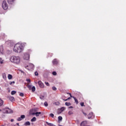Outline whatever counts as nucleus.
I'll use <instances>...</instances> for the list:
<instances>
[{
    "label": "nucleus",
    "mask_w": 126,
    "mask_h": 126,
    "mask_svg": "<svg viewBox=\"0 0 126 126\" xmlns=\"http://www.w3.org/2000/svg\"><path fill=\"white\" fill-rule=\"evenodd\" d=\"M24 48L22 43H17L14 47L13 51L15 53H21L23 51Z\"/></svg>",
    "instance_id": "obj_1"
},
{
    "label": "nucleus",
    "mask_w": 126,
    "mask_h": 126,
    "mask_svg": "<svg viewBox=\"0 0 126 126\" xmlns=\"http://www.w3.org/2000/svg\"><path fill=\"white\" fill-rule=\"evenodd\" d=\"M10 61L13 63H16V64H19L20 63V58L17 56H11L10 58Z\"/></svg>",
    "instance_id": "obj_2"
},
{
    "label": "nucleus",
    "mask_w": 126,
    "mask_h": 126,
    "mask_svg": "<svg viewBox=\"0 0 126 126\" xmlns=\"http://www.w3.org/2000/svg\"><path fill=\"white\" fill-rule=\"evenodd\" d=\"M2 112L4 114H12V113H13V111H12V110L6 107L2 109Z\"/></svg>",
    "instance_id": "obj_3"
},
{
    "label": "nucleus",
    "mask_w": 126,
    "mask_h": 126,
    "mask_svg": "<svg viewBox=\"0 0 126 126\" xmlns=\"http://www.w3.org/2000/svg\"><path fill=\"white\" fill-rule=\"evenodd\" d=\"M2 7L4 10H6V9L8 8V6L7 5V3L5 0L3 1L2 3Z\"/></svg>",
    "instance_id": "obj_4"
},
{
    "label": "nucleus",
    "mask_w": 126,
    "mask_h": 126,
    "mask_svg": "<svg viewBox=\"0 0 126 126\" xmlns=\"http://www.w3.org/2000/svg\"><path fill=\"white\" fill-rule=\"evenodd\" d=\"M32 115H35L36 117H40L42 116H44V113L41 112H36L35 113H32Z\"/></svg>",
    "instance_id": "obj_5"
},
{
    "label": "nucleus",
    "mask_w": 126,
    "mask_h": 126,
    "mask_svg": "<svg viewBox=\"0 0 126 126\" xmlns=\"http://www.w3.org/2000/svg\"><path fill=\"white\" fill-rule=\"evenodd\" d=\"M30 58V55L28 53H26L24 54L23 59L25 60V61H28Z\"/></svg>",
    "instance_id": "obj_6"
},
{
    "label": "nucleus",
    "mask_w": 126,
    "mask_h": 126,
    "mask_svg": "<svg viewBox=\"0 0 126 126\" xmlns=\"http://www.w3.org/2000/svg\"><path fill=\"white\" fill-rule=\"evenodd\" d=\"M38 83V85H39V87H40V88H44V87H45V85H44V83H43V82H42V81H39Z\"/></svg>",
    "instance_id": "obj_7"
},
{
    "label": "nucleus",
    "mask_w": 126,
    "mask_h": 126,
    "mask_svg": "<svg viewBox=\"0 0 126 126\" xmlns=\"http://www.w3.org/2000/svg\"><path fill=\"white\" fill-rule=\"evenodd\" d=\"M23 119H25V115H21L20 117H18L17 119V121L20 122V121H22Z\"/></svg>",
    "instance_id": "obj_8"
},
{
    "label": "nucleus",
    "mask_w": 126,
    "mask_h": 126,
    "mask_svg": "<svg viewBox=\"0 0 126 126\" xmlns=\"http://www.w3.org/2000/svg\"><path fill=\"white\" fill-rule=\"evenodd\" d=\"M6 44H7L8 45V46H9L10 47H11V46L13 45V42L9 40L8 41L6 42Z\"/></svg>",
    "instance_id": "obj_9"
},
{
    "label": "nucleus",
    "mask_w": 126,
    "mask_h": 126,
    "mask_svg": "<svg viewBox=\"0 0 126 126\" xmlns=\"http://www.w3.org/2000/svg\"><path fill=\"white\" fill-rule=\"evenodd\" d=\"M94 118V115H93V113L91 112L88 115V119H93Z\"/></svg>",
    "instance_id": "obj_10"
},
{
    "label": "nucleus",
    "mask_w": 126,
    "mask_h": 126,
    "mask_svg": "<svg viewBox=\"0 0 126 126\" xmlns=\"http://www.w3.org/2000/svg\"><path fill=\"white\" fill-rule=\"evenodd\" d=\"M7 98L8 99H9L11 102H13V101H14V97L12 96L9 95L7 97Z\"/></svg>",
    "instance_id": "obj_11"
},
{
    "label": "nucleus",
    "mask_w": 126,
    "mask_h": 126,
    "mask_svg": "<svg viewBox=\"0 0 126 126\" xmlns=\"http://www.w3.org/2000/svg\"><path fill=\"white\" fill-rule=\"evenodd\" d=\"M0 53L1 55L3 54V46H0Z\"/></svg>",
    "instance_id": "obj_12"
},
{
    "label": "nucleus",
    "mask_w": 126,
    "mask_h": 126,
    "mask_svg": "<svg viewBox=\"0 0 126 126\" xmlns=\"http://www.w3.org/2000/svg\"><path fill=\"white\" fill-rule=\"evenodd\" d=\"M86 125H87V122L83 121L81 123L80 126H86Z\"/></svg>",
    "instance_id": "obj_13"
},
{
    "label": "nucleus",
    "mask_w": 126,
    "mask_h": 126,
    "mask_svg": "<svg viewBox=\"0 0 126 126\" xmlns=\"http://www.w3.org/2000/svg\"><path fill=\"white\" fill-rule=\"evenodd\" d=\"M53 64H58V60H57V59H54L52 62Z\"/></svg>",
    "instance_id": "obj_14"
},
{
    "label": "nucleus",
    "mask_w": 126,
    "mask_h": 126,
    "mask_svg": "<svg viewBox=\"0 0 126 126\" xmlns=\"http://www.w3.org/2000/svg\"><path fill=\"white\" fill-rule=\"evenodd\" d=\"M14 0H7V2L9 4H12Z\"/></svg>",
    "instance_id": "obj_15"
},
{
    "label": "nucleus",
    "mask_w": 126,
    "mask_h": 126,
    "mask_svg": "<svg viewBox=\"0 0 126 126\" xmlns=\"http://www.w3.org/2000/svg\"><path fill=\"white\" fill-rule=\"evenodd\" d=\"M2 78L4 79V80H6V75L5 74V73H3L2 74Z\"/></svg>",
    "instance_id": "obj_16"
},
{
    "label": "nucleus",
    "mask_w": 126,
    "mask_h": 126,
    "mask_svg": "<svg viewBox=\"0 0 126 126\" xmlns=\"http://www.w3.org/2000/svg\"><path fill=\"white\" fill-rule=\"evenodd\" d=\"M3 105V100L0 98V107H1Z\"/></svg>",
    "instance_id": "obj_17"
},
{
    "label": "nucleus",
    "mask_w": 126,
    "mask_h": 126,
    "mask_svg": "<svg viewBox=\"0 0 126 126\" xmlns=\"http://www.w3.org/2000/svg\"><path fill=\"white\" fill-rule=\"evenodd\" d=\"M31 124L30 122L29 121L26 122L25 124H24V126H30Z\"/></svg>",
    "instance_id": "obj_18"
},
{
    "label": "nucleus",
    "mask_w": 126,
    "mask_h": 126,
    "mask_svg": "<svg viewBox=\"0 0 126 126\" xmlns=\"http://www.w3.org/2000/svg\"><path fill=\"white\" fill-rule=\"evenodd\" d=\"M31 90L32 91V92H35V90H36V88L35 87V86H33Z\"/></svg>",
    "instance_id": "obj_19"
},
{
    "label": "nucleus",
    "mask_w": 126,
    "mask_h": 126,
    "mask_svg": "<svg viewBox=\"0 0 126 126\" xmlns=\"http://www.w3.org/2000/svg\"><path fill=\"white\" fill-rule=\"evenodd\" d=\"M75 103L77 104H78V100H77V99H76V98L75 97H73Z\"/></svg>",
    "instance_id": "obj_20"
},
{
    "label": "nucleus",
    "mask_w": 126,
    "mask_h": 126,
    "mask_svg": "<svg viewBox=\"0 0 126 126\" xmlns=\"http://www.w3.org/2000/svg\"><path fill=\"white\" fill-rule=\"evenodd\" d=\"M58 121L59 122H62L63 121V117L62 116L58 117Z\"/></svg>",
    "instance_id": "obj_21"
},
{
    "label": "nucleus",
    "mask_w": 126,
    "mask_h": 126,
    "mask_svg": "<svg viewBox=\"0 0 126 126\" xmlns=\"http://www.w3.org/2000/svg\"><path fill=\"white\" fill-rule=\"evenodd\" d=\"M31 122H36V117H33L32 119H31Z\"/></svg>",
    "instance_id": "obj_22"
},
{
    "label": "nucleus",
    "mask_w": 126,
    "mask_h": 126,
    "mask_svg": "<svg viewBox=\"0 0 126 126\" xmlns=\"http://www.w3.org/2000/svg\"><path fill=\"white\" fill-rule=\"evenodd\" d=\"M29 66H30V68L32 69L34 67V65L32 63H30L29 64Z\"/></svg>",
    "instance_id": "obj_23"
},
{
    "label": "nucleus",
    "mask_w": 126,
    "mask_h": 126,
    "mask_svg": "<svg viewBox=\"0 0 126 126\" xmlns=\"http://www.w3.org/2000/svg\"><path fill=\"white\" fill-rule=\"evenodd\" d=\"M8 79L10 80V79H12V75H10V74H8Z\"/></svg>",
    "instance_id": "obj_24"
},
{
    "label": "nucleus",
    "mask_w": 126,
    "mask_h": 126,
    "mask_svg": "<svg viewBox=\"0 0 126 126\" xmlns=\"http://www.w3.org/2000/svg\"><path fill=\"white\" fill-rule=\"evenodd\" d=\"M27 87L29 88V90H31V89H32V86L31 85H28Z\"/></svg>",
    "instance_id": "obj_25"
},
{
    "label": "nucleus",
    "mask_w": 126,
    "mask_h": 126,
    "mask_svg": "<svg viewBox=\"0 0 126 126\" xmlns=\"http://www.w3.org/2000/svg\"><path fill=\"white\" fill-rule=\"evenodd\" d=\"M65 106H70L71 105V104L70 103V102H65Z\"/></svg>",
    "instance_id": "obj_26"
},
{
    "label": "nucleus",
    "mask_w": 126,
    "mask_h": 126,
    "mask_svg": "<svg viewBox=\"0 0 126 126\" xmlns=\"http://www.w3.org/2000/svg\"><path fill=\"white\" fill-rule=\"evenodd\" d=\"M65 109V107H62L60 109V111H61V112H63Z\"/></svg>",
    "instance_id": "obj_27"
},
{
    "label": "nucleus",
    "mask_w": 126,
    "mask_h": 126,
    "mask_svg": "<svg viewBox=\"0 0 126 126\" xmlns=\"http://www.w3.org/2000/svg\"><path fill=\"white\" fill-rule=\"evenodd\" d=\"M46 124H47V126H54V124H53L52 123H49L48 122H46Z\"/></svg>",
    "instance_id": "obj_28"
},
{
    "label": "nucleus",
    "mask_w": 126,
    "mask_h": 126,
    "mask_svg": "<svg viewBox=\"0 0 126 126\" xmlns=\"http://www.w3.org/2000/svg\"><path fill=\"white\" fill-rule=\"evenodd\" d=\"M16 91H12L11 93V95H14L15 94H16Z\"/></svg>",
    "instance_id": "obj_29"
},
{
    "label": "nucleus",
    "mask_w": 126,
    "mask_h": 126,
    "mask_svg": "<svg viewBox=\"0 0 126 126\" xmlns=\"http://www.w3.org/2000/svg\"><path fill=\"white\" fill-rule=\"evenodd\" d=\"M0 63L1 64H2V63H3V60H2V59L1 58H0Z\"/></svg>",
    "instance_id": "obj_30"
},
{
    "label": "nucleus",
    "mask_w": 126,
    "mask_h": 126,
    "mask_svg": "<svg viewBox=\"0 0 126 126\" xmlns=\"http://www.w3.org/2000/svg\"><path fill=\"white\" fill-rule=\"evenodd\" d=\"M44 97H45V96H44V95H40V96H39V98H40V99H41V100H43Z\"/></svg>",
    "instance_id": "obj_31"
},
{
    "label": "nucleus",
    "mask_w": 126,
    "mask_h": 126,
    "mask_svg": "<svg viewBox=\"0 0 126 126\" xmlns=\"http://www.w3.org/2000/svg\"><path fill=\"white\" fill-rule=\"evenodd\" d=\"M50 117H51V118H54V117H55V115H54V114L53 113H51L50 115H49Z\"/></svg>",
    "instance_id": "obj_32"
},
{
    "label": "nucleus",
    "mask_w": 126,
    "mask_h": 126,
    "mask_svg": "<svg viewBox=\"0 0 126 126\" xmlns=\"http://www.w3.org/2000/svg\"><path fill=\"white\" fill-rule=\"evenodd\" d=\"M52 89L54 91H57V88H56V87H53Z\"/></svg>",
    "instance_id": "obj_33"
},
{
    "label": "nucleus",
    "mask_w": 126,
    "mask_h": 126,
    "mask_svg": "<svg viewBox=\"0 0 126 126\" xmlns=\"http://www.w3.org/2000/svg\"><path fill=\"white\" fill-rule=\"evenodd\" d=\"M19 95L21 96V97H23V96H24V94L22 93H20Z\"/></svg>",
    "instance_id": "obj_34"
},
{
    "label": "nucleus",
    "mask_w": 126,
    "mask_h": 126,
    "mask_svg": "<svg viewBox=\"0 0 126 126\" xmlns=\"http://www.w3.org/2000/svg\"><path fill=\"white\" fill-rule=\"evenodd\" d=\"M67 94H69V95H70V97H71V98H73V97L72 95H71V94L69 93H67Z\"/></svg>",
    "instance_id": "obj_35"
},
{
    "label": "nucleus",
    "mask_w": 126,
    "mask_h": 126,
    "mask_svg": "<svg viewBox=\"0 0 126 126\" xmlns=\"http://www.w3.org/2000/svg\"><path fill=\"white\" fill-rule=\"evenodd\" d=\"M52 74H53V75H57V72H56V71H53V72H52Z\"/></svg>",
    "instance_id": "obj_36"
},
{
    "label": "nucleus",
    "mask_w": 126,
    "mask_h": 126,
    "mask_svg": "<svg viewBox=\"0 0 126 126\" xmlns=\"http://www.w3.org/2000/svg\"><path fill=\"white\" fill-rule=\"evenodd\" d=\"M44 104L45 107H48V103L47 102H45Z\"/></svg>",
    "instance_id": "obj_37"
},
{
    "label": "nucleus",
    "mask_w": 126,
    "mask_h": 126,
    "mask_svg": "<svg viewBox=\"0 0 126 126\" xmlns=\"http://www.w3.org/2000/svg\"><path fill=\"white\" fill-rule=\"evenodd\" d=\"M34 74L35 76H38V75H39V74H38V72L37 71L35 72Z\"/></svg>",
    "instance_id": "obj_38"
},
{
    "label": "nucleus",
    "mask_w": 126,
    "mask_h": 126,
    "mask_svg": "<svg viewBox=\"0 0 126 126\" xmlns=\"http://www.w3.org/2000/svg\"><path fill=\"white\" fill-rule=\"evenodd\" d=\"M68 114V115H72V114H73V112H72V111H69Z\"/></svg>",
    "instance_id": "obj_39"
},
{
    "label": "nucleus",
    "mask_w": 126,
    "mask_h": 126,
    "mask_svg": "<svg viewBox=\"0 0 126 126\" xmlns=\"http://www.w3.org/2000/svg\"><path fill=\"white\" fill-rule=\"evenodd\" d=\"M14 83H15V82H14V81L10 82L9 84H10V85H11V84H14Z\"/></svg>",
    "instance_id": "obj_40"
},
{
    "label": "nucleus",
    "mask_w": 126,
    "mask_h": 126,
    "mask_svg": "<svg viewBox=\"0 0 126 126\" xmlns=\"http://www.w3.org/2000/svg\"><path fill=\"white\" fill-rule=\"evenodd\" d=\"M80 105L81 107H83L84 106V102H81Z\"/></svg>",
    "instance_id": "obj_41"
},
{
    "label": "nucleus",
    "mask_w": 126,
    "mask_h": 126,
    "mask_svg": "<svg viewBox=\"0 0 126 126\" xmlns=\"http://www.w3.org/2000/svg\"><path fill=\"white\" fill-rule=\"evenodd\" d=\"M26 81H27V82H29V83L31 82V80H30V79H27Z\"/></svg>",
    "instance_id": "obj_42"
},
{
    "label": "nucleus",
    "mask_w": 126,
    "mask_h": 126,
    "mask_svg": "<svg viewBox=\"0 0 126 126\" xmlns=\"http://www.w3.org/2000/svg\"><path fill=\"white\" fill-rule=\"evenodd\" d=\"M45 84L46 85H47V86H50V84H49L48 82H46Z\"/></svg>",
    "instance_id": "obj_43"
},
{
    "label": "nucleus",
    "mask_w": 126,
    "mask_h": 126,
    "mask_svg": "<svg viewBox=\"0 0 126 126\" xmlns=\"http://www.w3.org/2000/svg\"><path fill=\"white\" fill-rule=\"evenodd\" d=\"M69 109H73V107L72 106H69Z\"/></svg>",
    "instance_id": "obj_44"
},
{
    "label": "nucleus",
    "mask_w": 126,
    "mask_h": 126,
    "mask_svg": "<svg viewBox=\"0 0 126 126\" xmlns=\"http://www.w3.org/2000/svg\"><path fill=\"white\" fill-rule=\"evenodd\" d=\"M14 120L13 119H11V122L12 123V122H14Z\"/></svg>",
    "instance_id": "obj_45"
},
{
    "label": "nucleus",
    "mask_w": 126,
    "mask_h": 126,
    "mask_svg": "<svg viewBox=\"0 0 126 126\" xmlns=\"http://www.w3.org/2000/svg\"><path fill=\"white\" fill-rule=\"evenodd\" d=\"M70 99H71L70 97H68V98H67V100H70Z\"/></svg>",
    "instance_id": "obj_46"
},
{
    "label": "nucleus",
    "mask_w": 126,
    "mask_h": 126,
    "mask_svg": "<svg viewBox=\"0 0 126 126\" xmlns=\"http://www.w3.org/2000/svg\"><path fill=\"white\" fill-rule=\"evenodd\" d=\"M63 100H64V101H67V99H63Z\"/></svg>",
    "instance_id": "obj_47"
},
{
    "label": "nucleus",
    "mask_w": 126,
    "mask_h": 126,
    "mask_svg": "<svg viewBox=\"0 0 126 126\" xmlns=\"http://www.w3.org/2000/svg\"><path fill=\"white\" fill-rule=\"evenodd\" d=\"M2 110L1 109H0V113L2 112Z\"/></svg>",
    "instance_id": "obj_48"
},
{
    "label": "nucleus",
    "mask_w": 126,
    "mask_h": 126,
    "mask_svg": "<svg viewBox=\"0 0 126 126\" xmlns=\"http://www.w3.org/2000/svg\"><path fill=\"white\" fill-rule=\"evenodd\" d=\"M17 126H19V123H17Z\"/></svg>",
    "instance_id": "obj_49"
},
{
    "label": "nucleus",
    "mask_w": 126,
    "mask_h": 126,
    "mask_svg": "<svg viewBox=\"0 0 126 126\" xmlns=\"http://www.w3.org/2000/svg\"><path fill=\"white\" fill-rule=\"evenodd\" d=\"M85 115V116H86V113H84Z\"/></svg>",
    "instance_id": "obj_50"
},
{
    "label": "nucleus",
    "mask_w": 126,
    "mask_h": 126,
    "mask_svg": "<svg viewBox=\"0 0 126 126\" xmlns=\"http://www.w3.org/2000/svg\"><path fill=\"white\" fill-rule=\"evenodd\" d=\"M58 104H60V103H59V102H58Z\"/></svg>",
    "instance_id": "obj_51"
},
{
    "label": "nucleus",
    "mask_w": 126,
    "mask_h": 126,
    "mask_svg": "<svg viewBox=\"0 0 126 126\" xmlns=\"http://www.w3.org/2000/svg\"><path fill=\"white\" fill-rule=\"evenodd\" d=\"M55 105H58V104H56V103H55Z\"/></svg>",
    "instance_id": "obj_52"
},
{
    "label": "nucleus",
    "mask_w": 126,
    "mask_h": 126,
    "mask_svg": "<svg viewBox=\"0 0 126 126\" xmlns=\"http://www.w3.org/2000/svg\"><path fill=\"white\" fill-rule=\"evenodd\" d=\"M27 66L28 67V66H29L28 65V66Z\"/></svg>",
    "instance_id": "obj_53"
}]
</instances>
